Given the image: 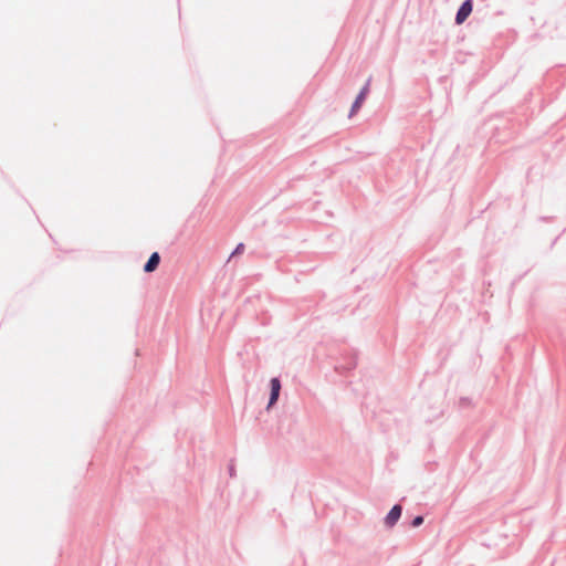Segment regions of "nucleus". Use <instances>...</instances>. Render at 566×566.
Wrapping results in <instances>:
<instances>
[{
    "instance_id": "nucleus-1",
    "label": "nucleus",
    "mask_w": 566,
    "mask_h": 566,
    "mask_svg": "<svg viewBox=\"0 0 566 566\" xmlns=\"http://www.w3.org/2000/svg\"><path fill=\"white\" fill-rule=\"evenodd\" d=\"M472 12V1L465 0L458 10L455 22L462 24Z\"/></svg>"
},
{
    "instance_id": "nucleus-2",
    "label": "nucleus",
    "mask_w": 566,
    "mask_h": 566,
    "mask_svg": "<svg viewBox=\"0 0 566 566\" xmlns=\"http://www.w3.org/2000/svg\"><path fill=\"white\" fill-rule=\"evenodd\" d=\"M280 390H281L280 380L277 378H272L271 379V396H270L269 407H272L276 402L279 395H280Z\"/></svg>"
},
{
    "instance_id": "nucleus-3",
    "label": "nucleus",
    "mask_w": 566,
    "mask_h": 566,
    "mask_svg": "<svg viewBox=\"0 0 566 566\" xmlns=\"http://www.w3.org/2000/svg\"><path fill=\"white\" fill-rule=\"evenodd\" d=\"M401 511L402 509L400 505H394L388 515L386 516V524L388 526H394L396 522L400 518Z\"/></svg>"
},
{
    "instance_id": "nucleus-4",
    "label": "nucleus",
    "mask_w": 566,
    "mask_h": 566,
    "mask_svg": "<svg viewBox=\"0 0 566 566\" xmlns=\"http://www.w3.org/2000/svg\"><path fill=\"white\" fill-rule=\"evenodd\" d=\"M160 262V256L157 252H154L147 263L144 266V271L147 273L154 272Z\"/></svg>"
},
{
    "instance_id": "nucleus-5",
    "label": "nucleus",
    "mask_w": 566,
    "mask_h": 566,
    "mask_svg": "<svg viewBox=\"0 0 566 566\" xmlns=\"http://www.w3.org/2000/svg\"><path fill=\"white\" fill-rule=\"evenodd\" d=\"M365 98L363 96H357L352 108H350V112H349V117L354 116L358 109L360 108V106L363 105Z\"/></svg>"
},
{
    "instance_id": "nucleus-6",
    "label": "nucleus",
    "mask_w": 566,
    "mask_h": 566,
    "mask_svg": "<svg viewBox=\"0 0 566 566\" xmlns=\"http://www.w3.org/2000/svg\"><path fill=\"white\" fill-rule=\"evenodd\" d=\"M368 91H369V81L366 83V85L361 88L360 93L358 94L359 96H363L364 98H366L367 94H368Z\"/></svg>"
},
{
    "instance_id": "nucleus-7",
    "label": "nucleus",
    "mask_w": 566,
    "mask_h": 566,
    "mask_svg": "<svg viewBox=\"0 0 566 566\" xmlns=\"http://www.w3.org/2000/svg\"><path fill=\"white\" fill-rule=\"evenodd\" d=\"M422 522H423V517L422 516H417V517L413 518L411 525L413 527H418V526H420L422 524Z\"/></svg>"
},
{
    "instance_id": "nucleus-8",
    "label": "nucleus",
    "mask_w": 566,
    "mask_h": 566,
    "mask_svg": "<svg viewBox=\"0 0 566 566\" xmlns=\"http://www.w3.org/2000/svg\"><path fill=\"white\" fill-rule=\"evenodd\" d=\"M244 251V244L243 243H239L235 248V250L233 251L232 253V256L235 255V254H241L243 253Z\"/></svg>"
}]
</instances>
